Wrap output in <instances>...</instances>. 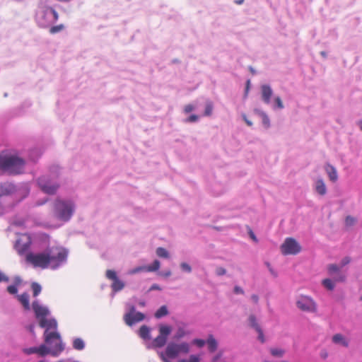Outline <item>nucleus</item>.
<instances>
[{"label":"nucleus","instance_id":"obj_59","mask_svg":"<svg viewBox=\"0 0 362 362\" xmlns=\"http://www.w3.org/2000/svg\"><path fill=\"white\" fill-rule=\"evenodd\" d=\"M22 282V279L20 276H17L14 278V284L13 285H16V286H18V285H20Z\"/></svg>","mask_w":362,"mask_h":362},{"label":"nucleus","instance_id":"obj_4","mask_svg":"<svg viewBox=\"0 0 362 362\" xmlns=\"http://www.w3.org/2000/svg\"><path fill=\"white\" fill-rule=\"evenodd\" d=\"M39 325L42 328H45L44 332L45 341L48 345H52L53 339H57L59 341H62L61 336L57 332H49V329H57V322L54 318L50 319H42L39 322Z\"/></svg>","mask_w":362,"mask_h":362},{"label":"nucleus","instance_id":"obj_6","mask_svg":"<svg viewBox=\"0 0 362 362\" xmlns=\"http://www.w3.org/2000/svg\"><path fill=\"white\" fill-rule=\"evenodd\" d=\"M25 160H0V170L8 175H18L24 172Z\"/></svg>","mask_w":362,"mask_h":362},{"label":"nucleus","instance_id":"obj_20","mask_svg":"<svg viewBox=\"0 0 362 362\" xmlns=\"http://www.w3.org/2000/svg\"><path fill=\"white\" fill-rule=\"evenodd\" d=\"M325 171H326L329 180L332 182H335L338 180V174H337L336 168L334 166L327 163L325 165Z\"/></svg>","mask_w":362,"mask_h":362},{"label":"nucleus","instance_id":"obj_36","mask_svg":"<svg viewBox=\"0 0 362 362\" xmlns=\"http://www.w3.org/2000/svg\"><path fill=\"white\" fill-rule=\"evenodd\" d=\"M31 288L33 290L34 297L37 296L42 291L41 286L37 282L32 283Z\"/></svg>","mask_w":362,"mask_h":362},{"label":"nucleus","instance_id":"obj_62","mask_svg":"<svg viewBox=\"0 0 362 362\" xmlns=\"http://www.w3.org/2000/svg\"><path fill=\"white\" fill-rule=\"evenodd\" d=\"M34 329H35V325L33 324H31L30 325L28 326V329L29 330L30 332H31L33 334H35V332H34Z\"/></svg>","mask_w":362,"mask_h":362},{"label":"nucleus","instance_id":"obj_63","mask_svg":"<svg viewBox=\"0 0 362 362\" xmlns=\"http://www.w3.org/2000/svg\"><path fill=\"white\" fill-rule=\"evenodd\" d=\"M136 313V308H135V306H134V305H130V306H129V313H132V315H133V314H134V313Z\"/></svg>","mask_w":362,"mask_h":362},{"label":"nucleus","instance_id":"obj_49","mask_svg":"<svg viewBox=\"0 0 362 362\" xmlns=\"http://www.w3.org/2000/svg\"><path fill=\"white\" fill-rule=\"evenodd\" d=\"M257 332L258 333V339L262 342V343H264L265 342V338H264V333H263V331L262 329H260L259 330H257Z\"/></svg>","mask_w":362,"mask_h":362},{"label":"nucleus","instance_id":"obj_38","mask_svg":"<svg viewBox=\"0 0 362 362\" xmlns=\"http://www.w3.org/2000/svg\"><path fill=\"white\" fill-rule=\"evenodd\" d=\"M332 277V280L335 282H343L346 279V276L341 272L334 274V276H331Z\"/></svg>","mask_w":362,"mask_h":362},{"label":"nucleus","instance_id":"obj_35","mask_svg":"<svg viewBox=\"0 0 362 362\" xmlns=\"http://www.w3.org/2000/svg\"><path fill=\"white\" fill-rule=\"evenodd\" d=\"M156 255L163 258H168L169 257V252L168 250L162 247H159L156 249Z\"/></svg>","mask_w":362,"mask_h":362},{"label":"nucleus","instance_id":"obj_23","mask_svg":"<svg viewBox=\"0 0 362 362\" xmlns=\"http://www.w3.org/2000/svg\"><path fill=\"white\" fill-rule=\"evenodd\" d=\"M208 350L210 353H214L218 348V341L212 334H209L206 339Z\"/></svg>","mask_w":362,"mask_h":362},{"label":"nucleus","instance_id":"obj_31","mask_svg":"<svg viewBox=\"0 0 362 362\" xmlns=\"http://www.w3.org/2000/svg\"><path fill=\"white\" fill-rule=\"evenodd\" d=\"M270 354L274 357L281 358L286 353V351L280 348H271L269 349Z\"/></svg>","mask_w":362,"mask_h":362},{"label":"nucleus","instance_id":"obj_50","mask_svg":"<svg viewBox=\"0 0 362 362\" xmlns=\"http://www.w3.org/2000/svg\"><path fill=\"white\" fill-rule=\"evenodd\" d=\"M8 209H9L8 205H4L0 202V216L3 215Z\"/></svg>","mask_w":362,"mask_h":362},{"label":"nucleus","instance_id":"obj_40","mask_svg":"<svg viewBox=\"0 0 362 362\" xmlns=\"http://www.w3.org/2000/svg\"><path fill=\"white\" fill-rule=\"evenodd\" d=\"M178 362H200V358L197 355H190L189 359H181Z\"/></svg>","mask_w":362,"mask_h":362},{"label":"nucleus","instance_id":"obj_57","mask_svg":"<svg viewBox=\"0 0 362 362\" xmlns=\"http://www.w3.org/2000/svg\"><path fill=\"white\" fill-rule=\"evenodd\" d=\"M193 110H194V106L191 104L185 105V109H184L185 113H189V112H192Z\"/></svg>","mask_w":362,"mask_h":362},{"label":"nucleus","instance_id":"obj_48","mask_svg":"<svg viewBox=\"0 0 362 362\" xmlns=\"http://www.w3.org/2000/svg\"><path fill=\"white\" fill-rule=\"evenodd\" d=\"M274 102L276 103V106L279 108V109H283L284 108V105H283V103L281 101V99L280 98V97H276L275 99H274Z\"/></svg>","mask_w":362,"mask_h":362},{"label":"nucleus","instance_id":"obj_52","mask_svg":"<svg viewBox=\"0 0 362 362\" xmlns=\"http://www.w3.org/2000/svg\"><path fill=\"white\" fill-rule=\"evenodd\" d=\"M9 278L0 270V282H8Z\"/></svg>","mask_w":362,"mask_h":362},{"label":"nucleus","instance_id":"obj_33","mask_svg":"<svg viewBox=\"0 0 362 362\" xmlns=\"http://www.w3.org/2000/svg\"><path fill=\"white\" fill-rule=\"evenodd\" d=\"M334 281L331 279H325L322 281V285L329 291H333L335 287Z\"/></svg>","mask_w":362,"mask_h":362},{"label":"nucleus","instance_id":"obj_37","mask_svg":"<svg viewBox=\"0 0 362 362\" xmlns=\"http://www.w3.org/2000/svg\"><path fill=\"white\" fill-rule=\"evenodd\" d=\"M64 28H65V26L63 24H59L57 25L52 26L49 28V32L50 34L54 35L57 33L62 31Z\"/></svg>","mask_w":362,"mask_h":362},{"label":"nucleus","instance_id":"obj_64","mask_svg":"<svg viewBox=\"0 0 362 362\" xmlns=\"http://www.w3.org/2000/svg\"><path fill=\"white\" fill-rule=\"evenodd\" d=\"M249 234H250V238H251L254 241L257 242V237L255 236V235L254 234V233H253L252 230H250V231Z\"/></svg>","mask_w":362,"mask_h":362},{"label":"nucleus","instance_id":"obj_8","mask_svg":"<svg viewBox=\"0 0 362 362\" xmlns=\"http://www.w3.org/2000/svg\"><path fill=\"white\" fill-rule=\"evenodd\" d=\"M14 197L11 204H8L10 209L13 208L16 204L25 199L30 192V187L28 182H21L16 185Z\"/></svg>","mask_w":362,"mask_h":362},{"label":"nucleus","instance_id":"obj_2","mask_svg":"<svg viewBox=\"0 0 362 362\" xmlns=\"http://www.w3.org/2000/svg\"><path fill=\"white\" fill-rule=\"evenodd\" d=\"M46 252L48 257L49 268L51 269H57L67 261L69 251L63 247H47Z\"/></svg>","mask_w":362,"mask_h":362},{"label":"nucleus","instance_id":"obj_15","mask_svg":"<svg viewBox=\"0 0 362 362\" xmlns=\"http://www.w3.org/2000/svg\"><path fill=\"white\" fill-rule=\"evenodd\" d=\"M106 277L113 281L111 288L114 293L120 291L124 288V283L117 277V274L114 270H107Z\"/></svg>","mask_w":362,"mask_h":362},{"label":"nucleus","instance_id":"obj_55","mask_svg":"<svg viewBox=\"0 0 362 362\" xmlns=\"http://www.w3.org/2000/svg\"><path fill=\"white\" fill-rule=\"evenodd\" d=\"M198 119V116L196 115H192L187 119V122H194Z\"/></svg>","mask_w":362,"mask_h":362},{"label":"nucleus","instance_id":"obj_10","mask_svg":"<svg viewBox=\"0 0 362 362\" xmlns=\"http://www.w3.org/2000/svg\"><path fill=\"white\" fill-rule=\"evenodd\" d=\"M301 250L299 243L293 238H286L281 245V253L284 255H297Z\"/></svg>","mask_w":362,"mask_h":362},{"label":"nucleus","instance_id":"obj_16","mask_svg":"<svg viewBox=\"0 0 362 362\" xmlns=\"http://www.w3.org/2000/svg\"><path fill=\"white\" fill-rule=\"evenodd\" d=\"M16 185V184L9 182L0 183V202L2 204L4 197L13 196L14 197Z\"/></svg>","mask_w":362,"mask_h":362},{"label":"nucleus","instance_id":"obj_25","mask_svg":"<svg viewBox=\"0 0 362 362\" xmlns=\"http://www.w3.org/2000/svg\"><path fill=\"white\" fill-rule=\"evenodd\" d=\"M17 297L18 300L22 303L24 309L29 310L30 309L29 295L27 293H23L21 295H18Z\"/></svg>","mask_w":362,"mask_h":362},{"label":"nucleus","instance_id":"obj_39","mask_svg":"<svg viewBox=\"0 0 362 362\" xmlns=\"http://www.w3.org/2000/svg\"><path fill=\"white\" fill-rule=\"evenodd\" d=\"M141 272H147L146 266H139L136 267L128 272L129 274L133 275Z\"/></svg>","mask_w":362,"mask_h":362},{"label":"nucleus","instance_id":"obj_42","mask_svg":"<svg viewBox=\"0 0 362 362\" xmlns=\"http://www.w3.org/2000/svg\"><path fill=\"white\" fill-rule=\"evenodd\" d=\"M23 352L27 355L37 354V347L33 346V347H30V348H25L23 349Z\"/></svg>","mask_w":362,"mask_h":362},{"label":"nucleus","instance_id":"obj_28","mask_svg":"<svg viewBox=\"0 0 362 362\" xmlns=\"http://www.w3.org/2000/svg\"><path fill=\"white\" fill-rule=\"evenodd\" d=\"M168 315V310L166 305H162L160 307L154 314V316L157 319H160Z\"/></svg>","mask_w":362,"mask_h":362},{"label":"nucleus","instance_id":"obj_7","mask_svg":"<svg viewBox=\"0 0 362 362\" xmlns=\"http://www.w3.org/2000/svg\"><path fill=\"white\" fill-rule=\"evenodd\" d=\"M25 259L34 267H38L42 269L49 268L46 249L44 251L38 253H28L26 255Z\"/></svg>","mask_w":362,"mask_h":362},{"label":"nucleus","instance_id":"obj_43","mask_svg":"<svg viewBox=\"0 0 362 362\" xmlns=\"http://www.w3.org/2000/svg\"><path fill=\"white\" fill-rule=\"evenodd\" d=\"M180 269L182 272L186 273H191L192 272V267L191 266L186 262H182L180 265Z\"/></svg>","mask_w":362,"mask_h":362},{"label":"nucleus","instance_id":"obj_26","mask_svg":"<svg viewBox=\"0 0 362 362\" xmlns=\"http://www.w3.org/2000/svg\"><path fill=\"white\" fill-rule=\"evenodd\" d=\"M0 158H19L16 152L13 149H6L0 153Z\"/></svg>","mask_w":362,"mask_h":362},{"label":"nucleus","instance_id":"obj_56","mask_svg":"<svg viewBox=\"0 0 362 362\" xmlns=\"http://www.w3.org/2000/svg\"><path fill=\"white\" fill-rule=\"evenodd\" d=\"M234 293H236V294H243L244 293V291L243 289L238 286H235L234 287Z\"/></svg>","mask_w":362,"mask_h":362},{"label":"nucleus","instance_id":"obj_1","mask_svg":"<svg viewBox=\"0 0 362 362\" xmlns=\"http://www.w3.org/2000/svg\"><path fill=\"white\" fill-rule=\"evenodd\" d=\"M76 206L70 199H57L53 204V216L57 220L67 222L75 212Z\"/></svg>","mask_w":362,"mask_h":362},{"label":"nucleus","instance_id":"obj_47","mask_svg":"<svg viewBox=\"0 0 362 362\" xmlns=\"http://www.w3.org/2000/svg\"><path fill=\"white\" fill-rule=\"evenodd\" d=\"M215 272L217 276H223L226 274V269L223 267H218L216 269Z\"/></svg>","mask_w":362,"mask_h":362},{"label":"nucleus","instance_id":"obj_5","mask_svg":"<svg viewBox=\"0 0 362 362\" xmlns=\"http://www.w3.org/2000/svg\"><path fill=\"white\" fill-rule=\"evenodd\" d=\"M57 173L53 175H45L37 178V184L39 188L45 194H54L58 188L59 184L57 181Z\"/></svg>","mask_w":362,"mask_h":362},{"label":"nucleus","instance_id":"obj_61","mask_svg":"<svg viewBox=\"0 0 362 362\" xmlns=\"http://www.w3.org/2000/svg\"><path fill=\"white\" fill-rule=\"evenodd\" d=\"M251 299L253 300L254 303H257L259 301V297L256 294H252L251 296Z\"/></svg>","mask_w":362,"mask_h":362},{"label":"nucleus","instance_id":"obj_60","mask_svg":"<svg viewBox=\"0 0 362 362\" xmlns=\"http://www.w3.org/2000/svg\"><path fill=\"white\" fill-rule=\"evenodd\" d=\"M40 18L44 21H48L49 18H51V16L43 17V11H42V13H40V15L37 17V23H39V20Z\"/></svg>","mask_w":362,"mask_h":362},{"label":"nucleus","instance_id":"obj_51","mask_svg":"<svg viewBox=\"0 0 362 362\" xmlns=\"http://www.w3.org/2000/svg\"><path fill=\"white\" fill-rule=\"evenodd\" d=\"M266 265H267V268L269 269V271L270 272L271 274L273 276L276 277L278 274L276 271L274 270V269L272 267L271 264L269 262H266Z\"/></svg>","mask_w":362,"mask_h":362},{"label":"nucleus","instance_id":"obj_44","mask_svg":"<svg viewBox=\"0 0 362 362\" xmlns=\"http://www.w3.org/2000/svg\"><path fill=\"white\" fill-rule=\"evenodd\" d=\"M212 112H213V105L211 103H208L206 105L204 115L210 116L212 114Z\"/></svg>","mask_w":362,"mask_h":362},{"label":"nucleus","instance_id":"obj_58","mask_svg":"<svg viewBox=\"0 0 362 362\" xmlns=\"http://www.w3.org/2000/svg\"><path fill=\"white\" fill-rule=\"evenodd\" d=\"M154 290L161 291V288L158 284H154L150 287L148 291H154Z\"/></svg>","mask_w":362,"mask_h":362},{"label":"nucleus","instance_id":"obj_21","mask_svg":"<svg viewBox=\"0 0 362 362\" xmlns=\"http://www.w3.org/2000/svg\"><path fill=\"white\" fill-rule=\"evenodd\" d=\"M332 341L334 344H341L344 347H348L349 345V340L346 339L341 334H336L333 335Z\"/></svg>","mask_w":362,"mask_h":362},{"label":"nucleus","instance_id":"obj_29","mask_svg":"<svg viewBox=\"0 0 362 362\" xmlns=\"http://www.w3.org/2000/svg\"><path fill=\"white\" fill-rule=\"evenodd\" d=\"M248 322L250 327L256 330H259L261 328L260 325L257 321V318L255 315H250L248 317Z\"/></svg>","mask_w":362,"mask_h":362},{"label":"nucleus","instance_id":"obj_41","mask_svg":"<svg viewBox=\"0 0 362 362\" xmlns=\"http://www.w3.org/2000/svg\"><path fill=\"white\" fill-rule=\"evenodd\" d=\"M206 341L202 339H194L192 344L196 345L199 348H202L206 344Z\"/></svg>","mask_w":362,"mask_h":362},{"label":"nucleus","instance_id":"obj_22","mask_svg":"<svg viewBox=\"0 0 362 362\" xmlns=\"http://www.w3.org/2000/svg\"><path fill=\"white\" fill-rule=\"evenodd\" d=\"M315 189L320 195H325L327 193V187L322 179H317L315 183Z\"/></svg>","mask_w":362,"mask_h":362},{"label":"nucleus","instance_id":"obj_27","mask_svg":"<svg viewBox=\"0 0 362 362\" xmlns=\"http://www.w3.org/2000/svg\"><path fill=\"white\" fill-rule=\"evenodd\" d=\"M151 329L146 325H142L139 329V336L146 340L151 339Z\"/></svg>","mask_w":362,"mask_h":362},{"label":"nucleus","instance_id":"obj_46","mask_svg":"<svg viewBox=\"0 0 362 362\" xmlns=\"http://www.w3.org/2000/svg\"><path fill=\"white\" fill-rule=\"evenodd\" d=\"M7 291L11 294H16L18 292L16 285H10L7 287Z\"/></svg>","mask_w":362,"mask_h":362},{"label":"nucleus","instance_id":"obj_54","mask_svg":"<svg viewBox=\"0 0 362 362\" xmlns=\"http://www.w3.org/2000/svg\"><path fill=\"white\" fill-rule=\"evenodd\" d=\"M350 261H351V259L349 257H344V259H342V260L341 262L340 267L341 268L344 267L345 265L348 264L350 262Z\"/></svg>","mask_w":362,"mask_h":362},{"label":"nucleus","instance_id":"obj_11","mask_svg":"<svg viewBox=\"0 0 362 362\" xmlns=\"http://www.w3.org/2000/svg\"><path fill=\"white\" fill-rule=\"evenodd\" d=\"M32 244V240L30 235L23 234L16 241L14 248L20 255L29 253L28 251Z\"/></svg>","mask_w":362,"mask_h":362},{"label":"nucleus","instance_id":"obj_19","mask_svg":"<svg viewBox=\"0 0 362 362\" xmlns=\"http://www.w3.org/2000/svg\"><path fill=\"white\" fill-rule=\"evenodd\" d=\"M262 98L263 101L269 104L270 103L271 97L273 94V91L271 87L268 85H262L261 87Z\"/></svg>","mask_w":362,"mask_h":362},{"label":"nucleus","instance_id":"obj_45","mask_svg":"<svg viewBox=\"0 0 362 362\" xmlns=\"http://www.w3.org/2000/svg\"><path fill=\"white\" fill-rule=\"evenodd\" d=\"M356 223V219L351 216H347L345 218V224L346 226H352Z\"/></svg>","mask_w":362,"mask_h":362},{"label":"nucleus","instance_id":"obj_3","mask_svg":"<svg viewBox=\"0 0 362 362\" xmlns=\"http://www.w3.org/2000/svg\"><path fill=\"white\" fill-rule=\"evenodd\" d=\"M190 351L189 344L186 341L180 344L170 342L167 345L165 354L160 353V357L163 362H170L168 358H176L180 354H187Z\"/></svg>","mask_w":362,"mask_h":362},{"label":"nucleus","instance_id":"obj_24","mask_svg":"<svg viewBox=\"0 0 362 362\" xmlns=\"http://www.w3.org/2000/svg\"><path fill=\"white\" fill-rule=\"evenodd\" d=\"M190 334H191V332L185 329L184 326L179 325L177 327V331H176L173 338L176 340H179L187 335H189Z\"/></svg>","mask_w":362,"mask_h":362},{"label":"nucleus","instance_id":"obj_14","mask_svg":"<svg viewBox=\"0 0 362 362\" xmlns=\"http://www.w3.org/2000/svg\"><path fill=\"white\" fill-rule=\"evenodd\" d=\"M51 16L48 21L42 19L39 20V25L41 28H47L50 24L55 23L59 19L57 12L51 7H47L43 10V17Z\"/></svg>","mask_w":362,"mask_h":362},{"label":"nucleus","instance_id":"obj_53","mask_svg":"<svg viewBox=\"0 0 362 362\" xmlns=\"http://www.w3.org/2000/svg\"><path fill=\"white\" fill-rule=\"evenodd\" d=\"M262 122L266 127H269V119L265 114L262 116Z\"/></svg>","mask_w":362,"mask_h":362},{"label":"nucleus","instance_id":"obj_12","mask_svg":"<svg viewBox=\"0 0 362 362\" xmlns=\"http://www.w3.org/2000/svg\"><path fill=\"white\" fill-rule=\"evenodd\" d=\"M296 306L304 312L314 313L317 310V305L313 299L307 296H300L296 301Z\"/></svg>","mask_w":362,"mask_h":362},{"label":"nucleus","instance_id":"obj_9","mask_svg":"<svg viewBox=\"0 0 362 362\" xmlns=\"http://www.w3.org/2000/svg\"><path fill=\"white\" fill-rule=\"evenodd\" d=\"M158 330L159 335L152 342V346L156 348H161L165 345L168 337L172 332V327L170 325H160Z\"/></svg>","mask_w":362,"mask_h":362},{"label":"nucleus","instance_id":"obj_18","mask_svg":"<svg viewBox=\"0 0 362 362\" xmlns=\"http://www.w3.org/2000/svg\"><path fill=\"white\" fill-rule=\"evenodd\" d=\"M144 318L145 315L140 312H137L133 315L132 313H126L124 315V320L129 326H132L137 322H141Z\"/></svg>","mask_w":362,"mask_h":362},{"label":"nucleus","instance_id":"obj_34","mask_svg":"<svg viewBox=\"0 0 362 362\" xmlns=\"http://www.w3.org/2000/svg\"><path fill=\"white\" fill-rule=\"evenodd\" d=\"M160 267V263L158 259H155L151 265L146 266L147 272H156L159 269Z\"/></svg>","mask_w":362,"mask_h":362},{"label":"nucleus","instance_id":"obj_17","mask_svg":"<svg viewBox=\"0 0 362 362\" xmlns=\"http://www.w3.org/2000/svg\"><path fill=\"white\" fill-rule=\"evenodd\" d=\"M32 308L35 313L37 319L41 320L45 319L49 315V310L47 307L43 306L40 304L37 300H34L32 303Z\"/></svg>","mask_w":362,"mask_h":362},{"label":"nucleus","instance_id":"obj_30","mask_svg":"<svg viewBox=\"0 0 362 362\" xmlns=\"http://www.w3.org/2000/svg\"><path fill=\"white\" fill-rule=\"evenodd\" d=\"M73 348L81 351L85 348V342L81 338H75L73 341Z\"/></svg>","mask_w":362,"mask_h":362},{"label":"nucleus","instance_id":"obj_13","mask_svg":"<svg viewBox=\"0 0 362 362\" xmlns=\"http://www.w3.org/2000/svg\"><path fill=\"white\" fill-rule=\"evenodd\" d=\"M64 349V346L62 341H59L56 344L52 349L47 347L45 344H41L37 347V354L40 356H45L51 354L54 356L59 355Z\"/></svg>","mask_w":362,"mask_h":362},{"label":"nucleus","instance_id":"obj_32","mask_svg":"<svg viewBox=\"0 0 362 362\" xmlns=\"http://www.w3.org/2000/svg\"><path fill=\"white\" fill-rule=\"evenodd\" d=\"M341 267L335 264H331L327 266V272L329 276H334V274L341 272Z\"/></svg>","mask_w":362,"mask_h":362}]
</instances>
